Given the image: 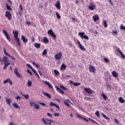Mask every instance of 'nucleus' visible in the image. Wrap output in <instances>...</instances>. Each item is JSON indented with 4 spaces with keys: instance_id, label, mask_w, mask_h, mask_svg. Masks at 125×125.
Listing matches in <instances>:
<instances>
[{
    "instance_id": "1",
    "label": "nucleus",
    "mask_w": 125,
    "mask_h": 125,
    "mask_svg": "<svg viewBox=\"0 0 125 125\" xmlns=\"http://www.w3.org/2000/svg\"><path fill=\"white\" fill-rule=\"evenodd\" d=\"M13 34H14V37L16 39V41L17 42L18 45L19 46H21V43H20L21 40L20 38L18 37V31H15L13 32Z\"/></svg>"
},
{
    "instance_id": "2",
    "label": "nucleus",
    "mask_w": 125,
    "mask_h": 125,
    "mask_svg": "<svg viewBox=\"0 0 125 125\" xmlns=\"http://www.w3.org/2000/svg\"><path fill=\"white\" fill-rule=\"evenodd\" d=\"M78 36H80L81 39H84V40H86V41H88V40H89L88 36H87V35H85V33H84L83 32H79Z\"/></svg>"
},
{
    "instance_id": "3",
    "label": "nucleus",
    "mask_w": 125,
    "mask_h": 125,
    "mask_svg": "<svg viewBox=\"0 0 125 125\" xmlns=\"http://www.w3.org/2000/svg\"><path fill=\"white\" fill-rule=\"evenodd\" d=\"M41 121L43 123V124L47 125H51V123H54V121L52 120L45 119L44 118H42Z\"/></svg>"
},
{
    "instance_id": "4",
    "label": "nucleus",
    "mask_w": 125,
    "mask_h": 125,
    "mask_svg": "<svg viewBox=\"0 0 125 125\" xmlns=\"http://www.w3.org/2000/svg\"><path fill=\"white\" fill-rule=\"evenodd\" d=\"M48 35L51 36V37L53 38L54 40L56 39L57 38V36H56V35L54 33V32H53L52 29H50L48 31Z\"/></svg>"
},
{
    "instance_id": "5",
    "label": "nucleus",
    "mask_w": 125,
    "mask_h": 125,
    "mask_svg": "<svg viewBox=\"0 0 125 125\" xmlns=\"http://www.w3.org/2000/svg\"><path fill=\"white\" fill-rule=\"evenodd\" d=\"M2 33L5 36L6 39H7V40H8L9 42H10V37L9 36V34H8V33H7V32H6L5 29L2 30Z\"/></svg>"
},
{
    "instance_id": "6",
    "label": "nucleus",
    "mask_w": 125,
    "mask_h": 125,
    "mask_svg": "<svg viewBox=\"0 0 125 125\" xmlns=\"http://www.w3.org/2000/svg\"><path fill=\"white\" fill-rule=\"evenodd\" d=\"M62 57V53L59 52L58 54H56L55 56V58L56 59V60H61V58Z\"/></svg>"
},
{
    "instance_id": "7",
    "label": "nucleus",
    "mask_w": 125,
    "mask_h": 125,
    "mask_svg": "<svg viewBox=\"0 0 125 125\" xmlns=\"http://www.w3.org/2000/svg\"><path fill=\"white\" fill-rule=\"evenodd\" d=\"M89 70L90 73H95V72H96L95 67L92 66L91 65H89Z\"/></svg>"
},
{
    "instance_id": "8",
    "label": "nucleus",
    "mask_w": 125,
    "mask_h": 125,
    "mask_svg": "<svg viewBox=\"0 0 125 125\" xmlns=\"http://www.w3.org/2000/svg\"><path fill=\"white\" fill-rule=\"evenodd\" d=\"M4 84H6V83H9L11 85H12L13 84V83L12 81H11V80H10V78L7 79L6 80L3 81Z\"/></svg>"
},
{
    "instance_id": "9",
    "label": "nucleus",
    "mask_w": 125,
    "mask_h": 125,
    "mask_svg": "<svg viewBox=\"0 0 125 125\" xmlns=\"http://www.w3.org/2000/svg\"><path fill=\"white\" fill-rule=\"evenodd\" d=\"M84 91L85 92H87V93H88V94H92V93H93V90H91L90 88H84Z\"/></svg>"
},
{
    "instance_id": "10",
    "label": "nucleus",
    "mask_w": 125,
    "mask_h": 125,
    "mask_svg": "<svg viewBox=\"0 0 125 125\" xmlns=\"http://www.w3.org/2000/svg\"><path fill=\"white\" fill-rule=\"evenodd\" d=\"M14 73L18 78H21V79H22V76L18 72V69L17 68H16L14 70Z\"/></svg>"
},
{
    "instance_id": "11",
    "label": "nucleus",
    "mask_w": 125,
    "mask_h": 125,
    "mask_svg": "<svg viewBox=\"0 0 125 125\" xmlns=\"http://www.w3.org/2000/svg\"><path fill=\"white\" fill-rule=\"evenodd\" d=\"M5 17H7L9 20H11V13L9 11H6L5 15Z\"/></svg>"
},
{
    "instance_id": "12",
    "label": "nucleus",
    "mask_w": 125,
    "mask_h": 125,
    "mask_svg": "<svg viewBox=\"0 0 125 125\" xmlns=\"http://www.w3.org/2000/svg\"><path fill=\"white\" fill-rule=\"evenodd\" d=\"M77 43H78L80 46V49H81V50H82L83 51H85V48H84V47H83V46L82 45V44H81V42H80V41H77Z\"/></svg>"
},
{
    "instance_id": "13",
    "label": "nucleus",
    "mask_w": 125,
    "mask_h": 125,
    "mask_svg": "<svg viewBox=\"0 0 125 125\" xmlns=\"http://www.w3.org/2000/svg\"><path fill=\"white\" fill-rule=\"evenodd\" d=\"M43 83L46 85H47L49 88H51V89L53 88V86L52 85V84H51V83H50L45 81L43 82Z\"/></svg>"
},
{
    "instance_id": "14",
    "label": "nucleus",
    "mask_w": 125,
    "mask_h": 125,
    "mask_svg": "<svg viewBox=\"0 0 125 125\" xmlns=\"http://www.w3.org/2000/svg\"><path fill=\"white\" fill-rule=\"evenodd\" d=\"M3 51H4V53L5 55H6V56H8V57H10V58H12V59H13V60H15V59L13 57L10 56V55H9V54H8V53L6 52V50H5V48H3Z\"/></svg>"
},
{
    "instance_id": "15",
    "label": "nucleus",
    "mask_w": 125,
    "mask_h": 125,
    "mask_svg": "<svg viewBox=\"0 0 125 125\" xmlns=\"http://www.w3.org/2000/svg\"><path fill=\"white\" fill-rule=\"evenodd\" d=\"M21 40L24 43H26V42H28V39H27V38H26V37H25L24 35H21Z\"/></svg>"
},
{
    "instance_id": "16",
    "label": "nucleus",
    "mask_w": 125,
    "mask_h": 125,
    "mask_svg": "<svg viewBox=\"0 0 125 125\" xmlns=\"http://www.w3.org/2000/svg\"><path fill=\"white\" fill-rule=\"evenodd\" d=\"M50 106H51V107H53V106H54L55 107H56V108H57V109H60V107H59V105L58 104H56L53 103V102H51L50 103Z\"/></svg>"
},
{
    "instance_id": "17",
    "label": "nucleus",
    "mask_w": 125,
    "mask_h": 125,
    "mask_svg": "<svg viewBox=\"0 0 125 125\" xmlns=\"http://www.w3.org/2000/svg\"><path fill=\"white\" fill-rule=\"evenodd\" d=\"M117 50L118 51V52L120 53V54L121 55V57L123 59H125V56L124 55L123 52H122V51L120 50V48L119 47L117 48Z\"/></svg>"
},
{
    "instance_id": "18",
    "label": "nucleus",
    "mask_w": 125,
    "mask_h": 125,
    "mask_svg": "<svg viewBox=\"0 0 125 125\" xmlns=\"http://www.w3.org/2000/svg\"><path fill=\"white\" fill-rule=\"evenodd\" d=\"M112 75L113 77H114V78H115V79H117V78L119 77V74L115 71H112Z\"/></svg>"
},
{
    "instance_id": "19",
    "label": "nucleus",
    "mask_w": 125,
    "mask_h": 125,
    "mask_svg": "<svg viewBox=\"0 0 125 125\" xmlns=\"http://www.w3.org/2000/svg\"><path fill=\"white\" fill-rule=\"evenodd\" d=\"M56 88L57 91H58V92L62 93V94H64V91H63L62 89H61L60 88H59V87L58 86H56Z\"/></svg>"
},
{
    "instance_id": "20",
    "label": "nucleus",
    "mask_w": 125,
    "mask_h": 125,
    "mask_svg": "<svg viewBox=\"0 0 125 125\" xmlns=\"http://www.w3.org/2000/svg\"><path fill=\"white\" fill-rule=\"evenodd\" d=\"M0 61L1 62H8L7 57L4 56L3 57V59H2L0 57Z\"/></svg>"
},
{
    "instance_id": "21",
    "label": "nucleus",
    "mask_w": 125,
    "mask_h": 125,
    "mask_svg": "<svg viewBox=\"0 0 125 125\" xmlns=\"http://www.w3.org/2000/svg\"><path fill=\"white\" fill-rule=\"evenodd\" d=\"M9 65H10V62H4V66L3 67V69H4V70L6 69L7 66H9Z\"/></svg>"
},
{
    "instance_id": "22",
    "label": "nucleus",
    "mask_w": 125,
    "mask_h": 125,
    "mask_svg": "<svg viewBox=\"0 0 125 125\" xmlns=\"http://www.w3.org/2000/svg\"><path fill=\"white\" fill-rule=\"evenodd\" d=\"M5 102H6V103H7L8 105H10V104L11 103L12 101L11 100V99L6 98Z\"/></svg>"
},
{
    "instance_id": "23",
    "label": "nucleus",
    "mask_w": 125,
    "mask_h": 125,
    "mask_svg": "<svg viewBox=\"0 0 125 125\" xmlns=\"http://www.w3.org/2000/svg\"><path fill=\"white\" fill-rule=\"evenodd\" d=\"M42 93L43 94H44V95H45V96H46V97H47L48 98H51V95H50V94H49L48 93H46L43 91Z\"/></svg>"
},
{
    "instance_id": "24",
    "label": "nucleus",
    "mask_w": 125,
    "mask_h": 125,
    "mask_svg": "<svg viewBox=\"0 0 125 125\" xmlns=\"http://www.w3.org/2000/svg\"><path fill=\"white\" fill-rule=\"evenodd\" d=\"M13 106H14V108L16 109H20V106L18 105L17 103H14L12 104Z\"/></svg>"
},
{
    "instance_id": "25",
    "label": "nucleus",
    "mask_w": 125,
    "mask_h": 125,
    "mask_svg": "<svg viewBox=\"0 0 125 125\" xmlns=\"http://www.w3.org/2000/svg\"><path fill=\"white\" fill-rule=\"evenodd\" d=\"M96 8V6L95 5H91L88 7L89 9L90 10H94Z\"/></svg>"
},
{
    "instance_id": "26",
    "label": "nucleus",
    "mask_w": 125,
    "mask_h": 125,
    "mask_svg": "<svg viewBox=\"0 0 125 125\" xmlns=\"http://www.w3.org/2000/svg\"><path fill=\"white\" fill-rule=\"evenodd\" d=\"M55 6L57 7L58 9H59L61 7V5L60 4V1H58L57 3L55 5Z\"/></svg>"
},
{
    "instance_id": "27",
    "label": "nucleus",
    "mask_w": 125,
    "mask_h": 125,
    "mask_svg": "<svg viewBox=\"0 0 125 125\" xmlns=\"http://www.w3.org/2000/svg\"><path fill=\"white\" fill-rule=\"evenodd\" d=\"M93 19L95 22L96 21H97V20H99V17H98V15H96L93 16Z\"/></svg>"
},
{
    "instance_id": "28",
    "label": "nucleus",
    "mask_w": 125,
    "mask_h": 125,
    "mask_svg": "<svg viewBox=\"0 0 125 125\" xmlns=\"http://www.w3.org/2000/svg\"><path fill=\"white\" fill-rule=\"evenodd\" d=\"M42 42H44V43H48L49 42V40H48V39H47L46 37H44Z\"/></svg>"
},
{
    "instance_id": "29",
    "label": "nucleus",
    "mask_w": 125,
    "mask_h": 125,
    "mask_svg": "<svg viewBox=\"0 0 125 125\" xmlns=\"http://www.w3.org/2000/svg\"><path fill=\"white\" fill-rule=\"evenodd\" d=\"M66 68H67V66L64 63H62L61 66V70H66Z\"/></svg>"
},
{
    "instance_id": "30",
    "label": "nucleus",
    "mask_w": 125,
    "mask_h": 125,
    "mask_svg": "<svg viewBox=\"0 0 125 125\" xmlns=\"http://www.w3.org/2000/svg\"><path fill=\"white\" fill-rule=\"evenodd\" d=\"M41 43H35L34 46L35 47H36V48H41Z\"/></svg>"
},
{
    "instance_id": "31",
    "label": "nucleus",
    "mask_w": 125,
    "mask_h": 125,
    "mask_svg": "<svg viewBox=\"0 0 125 125\" xmlns=\"http://www.w3.org/2000/svg\"><path fill=\"white\" fill-rule=\"evenodd\" d=\"M34 108L36 109L37 110H39L40 109V105L38 104H35L34 105Z\"/></svg>"
},
{
    "instance_id": "32",
    "label": "nucleus",
    "mask_w": 125,
    "mask_h": 125,
    "mask_svg": "<svg viewBox=\"0 0 125 125\" xmlns=\"http://www.w3.org/2000/svg\"><path fill=\"white\" fill-rule=\"evenodd\" d=\"M42 55H43V56H45V55H47V49H44L42 53Z\"/></svg>"
},
{
    "instance_id": "33",
    "label": "nucleus",
    "mask_w": 125,
    "mask_h": 125,
    "mask_svg": "<svg viewBox=\"0 0 125 125\" xmlns=\"http://www.w3.org/2000/svg\"><path fill=\"white\" fill-rule=\"evenodd\" d=\"M54 73H55V75H56V76H59V75H60V73H59V71H58V70L55 69L54 70Z\"/></svg>"
},
{
    "instance_id": "34",
    "label": "nucleus",
    "mask_w": 125,
    "mask_h": 125,
    "mask_svg": "<svg viewBox=\"0 0 125 125\" xmlns=\"http://www.w3.org/2000/svg\"><path fill=\"white\" fill-rule=\"evenodd\" d=\"M119 100L120 103H125V100L123 97H120Z\"/></svg>"
},
{
    "instance_id": "35",
    "label": "nucleus",
    "mask_w": 125,
    "mask_h": 125,
    "mask_svg": "<svg viewBox=\"0 0 125 125\" xmlns=\"http://www.w3.org/2000/svg\"><path fill=\"white\" fill-rule=\"evenodd\" d=\"M103 25L104 28H107V27H108V23H107V21H104Z\"/></svg>"
},
{
    "instance_id": "36",
    "label": "nucleus",
    "mask_w": 125,
    "mask_h": 125,
    "mask_svg": "<svg viewBox=\"0 0 125 125\" xmlns=\"http://www.w3.org/2000/svg\"><path fill=\"white\" fill-rule=\"evenodd\" d=\"M6 8L8 10H10V11H12V9L10 7V6L8 4H6Z\"/></svg>"
},
{
    "instance_id": "37",
    "label": "nucleus",
    "mask_w": 125,
    "mask_h": 125,
    "mask_svg": "<svg viewBox=\"0 0 125 125\" xmlns=\"http://www.w3.org/2000/svg\"><path fill=\"white\" fill-rule=\"evenodd\" d=\"M56 14L57 18L58 19H61V16H60V14H59L58 12H56Z\"/></svg>"
},
{
    "instance_id": "38",
    "label": "nucleus",
    "mask_w": 125,
    "mask_h": 125,
    "mask_svg": "<svg viewBox=\"0 0 125 125\" xmlns=\"http://www.w3.org/2000/svg\"><path fill=\"white\" fill-rule=\"evenodd\" d=\"M102 115L103 117L104 118V119H105V120H110V118L108 117L107 116H106L105 114L102 113Z\"/></svg>"
},
{
    "instance_id": "39",
    "label": "nucleus",
    "mask_w": 125,
    "mask_h": 125,
    "mask_svg": "<svg viewBox=\"0 0 125 125\" xmlns=\"http://www.w3.org/2000/svg\"><path fill=\"white\" fill-rule=\"evenodd\" d=\"M104 60L105 63H109L110 62V60L107 59V58H104Z\"/></svg>"
},
{
    "instance_id": "40",
    "label": "nucleus",
    "mask_w": 125,
    "mask_h": 125,
    "mask_svg": "<svg viewBox=\"0 0 125 125\" xmlns=\"http://www.w3.org/2000/svg\"><path fill=\"white\" fill-rule=\"evenodd\" d=\"M33 64L34 66H35V67H37V68H40V65L35 62H33Z\"/></svg>"
},
{
    "instance_id": "41",
    "label": "nucleus",
    "mask_w": 125,
    "mask_h": 125,
    "mask_svg": "<svg viewBox=\"0 0 125 125\" xmlns=\"http://www.w3.org/2000/svg\"><path fill=\"white\" fill-rule=\"evenodd\" d=\"M95 116H97L98 118L100 117V115L99 114V111H97L95 113Z\"/></svg>"
},
{
    "instance_id": "42",
    "label": "nucleus",
    "mask_w": 125,
    "mask_h": 125,
    "mask_svg": "<svg viewBox=\"0 0 125 125\" xmlns=\"http://www.w3.org/2000/svg\"><path fill=\"white\" fill-rule=\"evenodd\" d=\"M60 87H61L62 89H63V90H67V88L65 86H63V85H61Z\"/></svg>"
},
{
    "instance_id": "43",
    "label": "nucleus",
    "mask_w": 125,
    "mask_h": 125,
    "mask_svg": "<svg viewBox=\"0 0 125 125\" xmlns=\"http://www.w3.org/2000/svg\"><path fill=\"white\" fill-rule=\"evenodd\" d=\"M112 35H118V31L116 30H113L112 32Z\"/></svg>"
},
{
    "instance_id": "44",
    "label": "nucleus",
    "mask_w": 125,
    "mask_h": 125,
    "mask_svg": "<svg viewBox=\"0 0 125 125\" xmlns=\"http://www.w3.org/2000/svg\"><path fill=\"white\" fill-rule=\"evenodd\" d=\"M81 83H74V86H78L79 85H81Z\"/></svg>"
},
{
    "instance_id": "45",
    "label": "nucleus",
    "mask_w": 125,
    "mask_h": 125,
    "mask_svg": "<svg viewBox=\"0 0 125 125\" xmlns=\"http://www.w3.org/2000/svg\"><path fill=\"white\" fill-rule=\"evenodd\" d=\"M102 97H103L104 99V100H106V99H107V96L104 94H102Z\"/></svg>"
},
{
    "instance_id": "46",
    "label": "nucleus",
    "mask_w": 125,
    "mask_h": 125,
    "mask_svg": "<svg viewBox=\"0 0 125 125\" xmlns=\"http://www.w3.org/2000/svg\"><path fill=\"white\" fill-rule=\"evenodd\" d=\"M29 104H30L31 107H33V106H34L35 105V104H36L33 102H30Z\"/></svg>"
},
{
    "instance_id": "47",
    "label": "nucleus",
    "mask_w": 125,
    "mask_h": 125,
    "mask_svg": "<svg viewBox=\"0 0 125 125\" xmlns=\"http://www.w3.org/2000/svg\"><path fill=\"white\" fill-rule=\"evenodd\" d=\"M39 104L43 105L44 107H45V106H46V104L44 103L39 102Z\"/></svg>"
},
{
    "instance_id": "48",
    "label": "nucleus",
    "mask_w": 125,
    "mask_h": 125,
    "mask_svg": "<svg viewBox=\"0 0 125 125\" xmlns=\"http://www.w3.org/2000/svg\"><path fill=\"white\" fill-rule=\"evenodd\" d=\"M27 72L30 76H33V73H32V71H30V70L27 69Z\"/></svg>"
},
{
    "instance_id": "49",
    "label": "nucleus",
    "mask_w": 125,
    "mask_h": 125,
    "mask_svg": "<svg viewBox=\"0 0 125 125\" xmlns=\"http://www.w3.org/2000/svg\"><path fill=\"white\" fill-rule=\"evenodd\" d=\"M27 84L28 86H32V81H28L27 82Z\"/></svg>"
},
{
    "instance_id": "50",
    "label": "nucleus",
    "mask_w": 125,
    "mask_h": 125,
    "mask_svg": "<svg viewBox=\"0 0 125 125\" xmlns=\"http://www.w3.org/2000/svg\"><path fill=\"white\" fill-rule=\"evenodd\" d=\"M106 86L107 87V88H109V89H111V85H110V84L106 83Z\"/></svg>"
},
{
    "instance_id": "51",
    "label": "nucleus",
    "mask_w": 125,
    "mask_h": 125,
    "mask_svg": "<svg viewBox=\"0 0 125 125\" xmlns=\"http://www.w3.org/2000/svg\"><path fill=\"white\" fill-rule=\"evenodd\" d=\"M23 97L25 98V99H29V95L26 94L23 95Z\"/></svg>"
},
{
    "instance_id": "52",
    "label": "nucleus",
    "mask_w": 125,
    "mask_h": 125,
    "mask_svg": "<svg viewBox=\"0 0 125 125\" xmlns=\"http://www.w3.org/2000/svg\"><path fill=\"white\" fill-rule=\"evenodd\" d=\"M60 115V114H59V113H55L54 114V116L55 117H59Z\"/></svg>"
},
{
    "instance_id": "53",
    "label": "nucleus",
    "mask_w": 125,
    "mask_h": 125,
    "mask_svg": "<svg viewBox=\"0 0 125 125\" xmlns=\"http://www.w3.org/2000/svg\"><path fill=\"white\" fill-rule=\"evenodd\" d=\"M32 72L34 73V74H35V75H36L37 73H38V72H37V71H36V70H35V69H34L33 68H32V69H31Z\"/></svg>"
},
{
    "instance_id": "54",
    "label": "nucleus",
    "mask_w": 125,
    "mask_h": 125,
    "mask_svg": "<svg viewBox=\"0 0 125 125\" xmlns=\"http://www.w3.org/2000/svg\"><path fill=\"white\" fill-rule=\"evenodd\" d=\"M64 104H65V105H66L68 107H70V104H69V103L68 102L64 101Z\"/></svg>"
},
{
    "instance_id": "55",
    "label": "nucleus",
    "mask_w": 125,
    "mask_h": 125,
    "mask_svg": "<svg viewBox=\"0 0 125 125\" xmlns=\"http://www.w3.org/2000/svg\"><path fill=\"white\" fill-rule=\"evenodd\" d=\"M47 115L48 116V117H50V118H53L52 114H51L49 113H47Z\"/></svg>"
},
{
    "instance_id": "56",
    "label": "nucleus",
    "mask_w": 125,
    "mask_h": 125,
    "mask_svg": "<svg viewBox=\"0 0 125 125\" xmlns=\"http://www.w3.org/2000/svg\"><path fill=\"white\" fill-rule=\"evenodd\" d=\"M88 120H89V121H91V122H92L93 123H94V124H97V122H96V121L90 119V118H88Z\"/></svg>"
},
{
    "instance_id": "57",
    "label": "nucleus",
    "mask_w": 125,
    "mask_h": 125,
    "mask_svg": "<svg viewBox=\"0 0 125 125\" xmlns=\"http://www.w3.org/2000/svg\"><path fill=\"white\" fill-rule=\"evenodd\" d=\"M84 99L85 100H89V99H91V98H90V97H85L84 98Z\"/></svg>"
},
{
    "instance_id": "58",
    "label": "nucleus",
    "mask_w": 125,
    "mask_h": 125,
    "mask_svg": "<svg viewBox=\"0 0 125 125\" xmlns=\"http://www.w3.org/2000/svg\"><path fill=\"white\" fill-rule=\"evenodd\" d=\"M16 99H17V100H20V99H22V98L19 96H18Z\"/></svg>"
},
{
    "instance_id": "59",
    "label": "nucleus",
    "mask_w": 125,
    "mask_h": 125,
    "mask_svg": "<svg viewBox=\"0 0 125 125\" xmlns=\"http://www.w3.org/2000/svg\"><path fill=\"white\" fill-rule=\"evenodd\" d=\"M27 67L30 68V69H33V67H32V66H31V64L27 63Z\"/></svg>"
},
{
    "instance_id": "60",
    "label": "nucleus",
    "mask_w": 125,
    "mask_h": 125,
    "mask_svg": "<svg viewBox=\"0 0 125 125\" xmlns=\"http://www.w3.org/2000/svg\"><path fill=\"white\" fill-rule=\"evenodd\" d=\"M20 10H21V11H22V10H23V7H22V5H21V4L20 5Z\"/></svg>"
},
{
    "instance_id": "61",
    "label": "nucleus",
    "mask_w": 125,
    "mask_h": 125,
    "mask_svg": "<svg viewBox=\"0 0 125 125\" xmlns=\"http://www.w3.org/2000/svg\"><path fill=\"white\" fill-rule=\"evenodd\" d=\"M77 117L78 118H79L80 119H82L83 120V117H82V116H81V115L77 114Z\"/></svg>"
},
{
    "instance_id": "62",
    "label": "nucleus",
    "mask_w": 125,
    "mask_h": 125,
    "mask_svg": "<svg viewBox=\"0 0 125 125\" xmlns=\"http://www.w3.org/2000/svg\"><path fill=\"white\" fill-rule=\"evenodd\" d=\"M82 120H83L84 121H85V122H86L87 123L88 122V120L85 118H83Z\"/></svg>"
},
{
    "instance_id": "63",
    "label": "nucleus",
    "mask_w": 125,
    "mask_h": 125,
    "mask_svg": "<svg viewBox=\"0 0 125 125\" xmlns=\"http://www.w3.org/2000/svg\"><path fill=\"white\" fill-rule=\"evenodd\" d=\"M26 24H27V25H31V22H30V21H26Z\"/></svg>"
},
{
    "instance_id": "64",
    "label": "nucleus",
    "mask_w": 125,
    "mask_h": 125,
    "mask_svg": "<svg viewBox=\"0 0 125 125\" xmlns=\"http://www.w3.org/2000/svg\"><path fill=\"white\" fill-rule=\"evenodd\" d=\"M50 111H51V112H52V113H53V112H54V111L53 110V108H52V107H51L50 108Z\"/></svg>"
}]
</instances>
